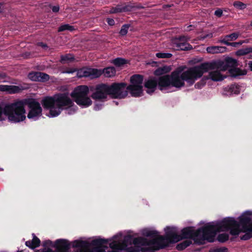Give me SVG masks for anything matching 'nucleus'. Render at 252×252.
<instances>
[{"label": "nucleus", "instance_id": "22", "mask_svg": "<svg viewBox=\"0 0 252 252\" xmlns=\"http://www.w3.org/2000/svg\"><path fill=\"white\" fill-rule=\"evenodd\" d=\"M32 240H29L26 242L25 245L27 247L31 249H34L40 246L41 241L40 239L33 233Z\"/></svg>", "mask_w": 252, "mask_h": 252}, {"label": "nucleus", "instance_id": "28", "mask_svg": "<svg viewBox=\"0 0 252 252\" xmlns=\"http://www.w3.org/2000/svg\"><path fill=\"white\" fill-rule=\"evenodd\" d=\"M191 244H192V241L190 240H185L178 244L176 245V249L179 251H183Z\"/></svg>", "mask_w": 252, "mask_h": 252}, {"label": "nucleus", "instance_id": "6", "mask_svg": "<svg viewBox=\"0 0 252 252\" xmlns=\"http://www.w3.org/2000/svg\"><path fill=\"white\" fill-rule=\"evenodd\" d=\"M55 96L56 108L49 111L51 117L58 116L63 110L69 109V111H72L71 108L74 106V104L67 93H58Z\"/></svg>", "mask_w": 252, "mask_h": 252}, {"label": "nucleus", "instance_id": "19", "mask_svg": "<svg viewBox=\"0 0 252 252\" xmlns=\"http://www.w3.org/2000/svg\"><path fill=\"white\" fill-rule=\"evenodd\" d=\"M144 86L147 88V93L149 94H153L157 88H158V82L157 79L152 78L145 82Z\"/></svg>", "mask_w": 252, "mask_h": 252}, {"label": "nucleus", "instance_id": "23", "mask_svg": "<svg viewBox=\"0 0 252 252\" xmlns=\"http://www.w3.org/2000/svg\"><path fill=\"white\" fill-rule=\"evenodd\" d=\"M226 48L223 46H209L207 48V51L208 53L217 54L220 53H224L225 52Z\"/></svg>", "mask_w": 252, "mask_h": 252}, {"label": "nucleus", "instance_id": "59", "mask_svg": "<svg viewBox=\"0 0 252 252\" xmlns=\"http://www.w3.org/2000/svg\"><path fill=\"white\" fill-rule=\"evenodd\" d=\"M113 238L116 239L117 238V236L116 235H115V236H113Z\"/></svg>", "mask_w": 252, "mask_h": 252}, {"label": "nucleus", "instance_id": "53", "mask_svg": "<svg viewBox=\"0 0 252 252\" xmlns=\"http://www.w3.org/2000/svg\"><path fill=\"white\" fill-rule=\"evenodd\" d=\"M6 77V75L5 73L0 72V80L4 79Z\"/></svg>", "mask_w": 252, "mask_h": 252}, {"label": "nucleus", "instance_id": "11", "mask_svg": "<svg viewBox=\"0 0 252 252\" xmlns=\"http://www.w3.org/2000/svg\"><path fill=\"white\" fill-rule=\"evenodd\" d=\"M189 40V36L181 35L175 37L173 41V43L178 50L189 51L192 49V45L188 43Z\"/></svg>", "mask_w": 252, "mask_h": 252}, {"label": "nucleus", "instance_id": "50", "mask_svg": "<svg viewBox=\"0 0 252 252\" xmlns=\"http://www.w3.org/2000/svg\"><path fill=\"white\" fill-rule=\"evenodd\" d=\"M228 249L225 247L217 248L214 250V252H227Z\"/></svg>", "mask_w": 252, "mask_h": 252}, {"label": "nucleus", "instance_id": "49", "mask_svg": "<svg viewBox=\"0 0 252 252\" xmlns=\"http://www.w3.org/2000/svg\"><path fill=\"white\" fill-rule=\"evenodd\" d=\"M106 21L107 22V24L110 26H114L115 24L114 20L112 18H107L106 19Z\"/></svg>", "mask_w": 252, "mask_h": 252}, {"label": "nucleus", "instance_id": "31", "mask_svg": "<svg viewBox=\"0 0 252 252\" xmlns=\"http://www.w3.org/2000/svg\"><path fill=\"white\" fill-rule=\"evenodd\" d=\"M112 63L116 66L120 67L126 64L127 61L122 58H117L114 59Z\"/></svg>", "mask_w": 252, "mask_h": 252}, {"label": "nucleus", "instance_id": "36", "mask_svg": "<svg viewBox=\"0 0 252 252\" xmlns=\"http://www.w3.org/2000/svg\"><path fill=\"white\" fill-rule=\"evenodd\" d=\"M228 91L231 93L238 94L240 92V87L238 85L232 84L228 88Z\"/></svg>", "mask_w": 252, "mask_h": 252}, {"label": "nucleus", "instance_id": "35", "mask_svg": "<svg viewBox=\"0 0 252 252\" xmlns=\"http://www.w3.org/2000/svg\"><path fill=\"white\" fill-rule=\"evenodd\" d=\"M158 232L156 230H150L148 229L144 230L143 232V235L146 237L155 238L158 235Z\"/></svg>", "mask_w": 252, "mask_h": 252}, {"label": "nucleus", "instance_id": "43", "mask_svg": "<svg viewBox=\"0 0 252 252\" xmlns=\"http://www.w3.org/2000/svg\"><path fill=\"white\" fill-rule=\"evenodd\" d=\"M244 42V41H240V42H227V41H222V43L227 45V46H233V47H238L239 46L241 45V44H242V43Z\"/></svg>", "mask_w": 252, "mask_h": 252}, {"label": "nucleus", "instance_id": "38", "mask_svg": "<svg viewBox=\"0 0 252 252\" xmlns=\"http://www.w3.org/2000/svg\"><path fill=\"white\" fill-rule=\"evenodd\" d=\"M66 30L71 32L74 30V28L73 26H70L69 24L62 25L59 27L58 32H62Z\"/></svg>", "mask_w": 252, "mask_h": 252}, {"label": "nucleus", "instance_id": "48", "mask_svg": "<svg viewBox=\"0 0 252 252\" xmlns=\"http://www.w3.org/2000/svg\"><path fill=\"white\" fill-rule=\"evenodd\" d=\"M102 107H103V104L102 103H96L94 104V109L95 111H98V110L101 109Z\"/></svg>", "mask_w": 252, "mask_h": 252}, {"label": "nucleus", "instance_id": "12", "mask_svg": "<svg viewBox=\"0 0 252 252\" xmlns=\"http://www.w3.org/2000/svg\"><path fill=\"white\" fill-rule=\"evenodd\" d=\"M107 95H109L108 85L102 83L96 86L95 92L92 94L91 97L95 100H102L107 98Z\"/></svg>", "mask_w": 252, "mask_h": 252}, {"label": "nucleus", "instance_id": "57", "mask_svg": "<svg viewBox=\"0 0 252 252\" xmlns=\"http://www.w3.org/2000/svg\"><path fill=\"white\" fill-rule=\"evenodd\" d=\"M207 36H210L211 37H212L213 36V34L212 33H211L210 35H207L206 36H204L203 37V38H205L206 37H207Z\"/></svg>", "mask_w": 252, "mask_h": 252}, {"label": "nucleus", "instance_id": "20", "mask_svg": "<svg viewBox=\"0 0 252 252\" xmlns=\"http://www.w3.org/2000/svg\"><path fill=\"white\" fill-rule=\"evenodd\" d=\"M122 4V8L123 12H132L136 9H142L144 8L140 4H137L132 2H124Z\"/></svg>", "mask_w": 252, "mask_h": 252}, {"label": "nucleus", "instance_id": "34", "mask_svg": "<svg viewBox=\"0 0 252 252\" xmlns=\"http://www.w3.org/2000/svg\"><path fill=\"white\" fill-rule=\"evenodd\" d=\"M119 245L120 246L119 250L121 251L125 250V252H135L134 249L133 247L127 248V245L124 241L121 243H119Z\"/></svg>", "mask_w": 252, "mask_h": 252}, {"label": "nucleus", "instance_id": "46", "mask_svg": "<svg viewBox=\"0 0 252 252\" xmlns=\"http://www.w3.org/2000/svg\"><path fill=\"white\" fill-rule=\"evenodd\" d=\"M54 243L50 240L44 241L43 242V246L44 247H51L54 248Z\"/></svg>", "mask_w": 252, "mask_h": 252}, {"label": "nucleus", "instance_id": "41", "mask_svg": "<svg viewBox=\"0 0 252 252\" xmlns=\"http://www.w3.org/2000/svg\"><path fill=\"white\" fill-rule=\"evenodd\" d=\"M130 27V24L123 25L121 27L120 31L119 32V34L122 36L126 35L127 34L128 29Z\"/></svg>", "mask_w": 252, "mask_h": 252}, {"label": "nucleus", "instance_id": "39", "mask_svg": "<svg viewBox=\"0 0 252 252\" xmlns=\"http://www.w3.org/2000/svg\"><path fill=\"white\" fill-rule=\"evenodd\" d=\"M208 79V77H205V76L203 77L199 82H197V83H196L195 84V86H194L195 88L196 89H201L203 86H205V85L206 83V81Z\"/></svg>", "mask_w": 252, "mask_h": 252}, {"label": "nucleus", "instance_id": "10", "mask_svg": "<svg viewBox=\"0 0 252 252\" xmlns=\"http://www.w3.org/2000/svg\"><path fill=\"white\" fill-rule=\"evenodd\" d=\"M24 105L29 107L30 110L27 117L35 121L42 115V109L40 103L34 98H28L21 101Z\"/></svg>", "mask_w": 252, "mask_h": 252}, {"label": "nucleus", "instance_id": "44", "mask_svg": "<svg viewBox=\"0 0 252 252\" xmlns=\"http://www.w3.org/2000/svg\"><path fill=\"white\" fill-rule=\"evenodd\" d=\"M156 56L158 57V58H167L169 59L170 58L172 55L171 53H157L156 54Z\"/></svg>", "mask_w": 252, "mask_h": 252}, {"label": "nucleus", "instance_id": "47", "mask_svg": "<svg viewBox=\"0 0 252 252\" xmlns=\"http://www.w3.org/2000/svg\"><path fill=\"white\" fill-rule=\"evenodd\" d=\"M77 71V69L76 68H67L65 70H64L63 71V73H68V74H70V73H73Z\"/></svg>", "mask_w": 252, "mask_h": 252}, {"label": "nucleus", "instance_id": "21", "mask_svg": "<svg viewBox=\"0 0 252 252\" xmlns=\"http://www.w3.org/2000/svg\"><path fill=\"white\" fill-rule=\"evenodd\" d=\"M23 89L18 86L0 85V91L14 94L21 92Z\"/></svg>", "mask_w": 252, "mask_h": 252}, {"label": "nucleus", "instance_id": "30", "mask_svg": "<svg viewBox=\"0 0 252 252\" xmlns=\"http://www.w3.org/2000/svg\"><path fill=\"white\" fill-rule=\"evenodd\" d=\"M239 36L238 32H233L230 34L226 35L223 39L220 41L222 43V41L229 42V41H234L238 38Z\"/></svg>", "mask_w": 252, "mask_h": 252}, {"label": "nucleus", "instance_id": "27", "mask_svg": "<svg viewBox=\"0 0 252 252\" xmlns=\"http://www.w3.org/2000/svg\"><path fill=\"white\" fill-rule=\"evenodd\" d=\"M230 74L231 76L236 77L240 75H244L247 74V71L245 70H242L239 68H231L229 70Z\"/></svg>", "mask_w": 252, "mask_h": 252}, {"label": "nucleus", "instance_id": "54", "mask_svg": "<svg viewBox=\"0 0 252 252\" xmlns=\"http://www.w3.org/2000/svg\"><path fill=\"white\" fill-rule=\"evenodd\" d=\"M248 65H249L250 70L252 71V61L249 62Z\"/></svg>", "mask_w": 252, "mask_h": 252}, {"label": "nucleus", "instance_id": "45", "mask_svg": "<svg viewBox=\"0 0 252 252\" xmlns=\"http://www.w3.org/2000/svg\"><path fill=\"white\" fill-rule=\"evenodd\" d=\"M119 243L116 241H113L109 244V247L112 250H119Z\"/></svg>", "mask_w": 252, "mask_h": 252}, {"label": "nucleus", "instance_id": "25", "mask_svg": "<svg viewBox=\"0 0 252 252\" xmlns=\"http://www.w3.org/2000/svg\"><path fill=\"white\" fill-rule=\"evenodd\" d=\"M161 236H159L157 238L153 239L152 240H149V244L147 245L146 246H149L150 245H155V246H154L153 249H147L146 250V252H155V251H158L160 249H163L164 248H159L160 245L158 243V240L161 237Z\"/></svg>", "mask_w": 252, "mask_h": 252}, {"label": "nucleus", "instance_id": "7", "mask_svg": "<svg viewBox=\"0 0 252 252\" xmlns=\"http://www.w3.org/2000/svg\"><path fill=\"white\" fill-rule=\"evenodd\" d=\"M89 93V89L87 86L80 85L73 90L70 96L78 105L88 107L92 104V101L88 96Z\"/></svg>", "mask_w": 252, "mask_h": 252}, {"label": "nucleus", "instance_id": "18", "mask_svg": "<svg viewBox=\"0 0 252 252\" xmlns=\"http://www.w3.org/2000/svg\"><path fill=\"white\" fill-rule=\"evenodd\" d=\"M98 73L96 74V78L100 77L103 74L105 77H112L114 76L116 73V70L113 66L105 67L103 69H97Z\"/></svg>", "mask_w": 252, "mask_h": 252}, {"label": "nucleus", "instance_id": "2", "mask_svg": "<svg viewBox=\"0 0 252 252\" xmlns=\"http://www.w3.org/2000/svg\"><path fill=\"white\" fill-rule=\"evenodd\" d=\"M186 66H180L171 72L170 75H164L157 79L158 89L161 91L170 86L180 88L185 86L186 81L189 86L192 85L198 78L195 66L184 71Z\"/></svg>", "mask_w": 252, "mask_h": 252}, {"label": "nucleus", "instance_id": "58", "mask_svg": "<svg viewBox=\"0 0 252 252\" xmlns=\"http://www.w3.org/2000/svg\"><path fill=\"white\" fill-rule=\"evenodd\" d=\"M16 252H23V251H19V250H18Z\"/></svg>", "mask_w": 252, "mask_h": 252}, {"label": "nucleus", "instance_id": "40", "mask_svg": "<svg viewBox=\"0 0 252 252\" xmlns=\"http://www.w3.org/2000/svg\"><path fill=\"white\" fill-rule=\"evenodd\" d=\"M229 239V235L227 233H221L218 235L217 240L220 243H224Z\"/></svg>", "mask_w": 252, "mask_h": 252}, {"label": "nucleus", "instance_id": "15", "mask_svg": "<svg viewBox=\"0 0 252 252\" xmlns=\"http://www.w3.org/2000/svg\"><path fill=\"white\" fill-rule=\"evenodd\" d=\"M98 71L97 68L83 67L78 70L77 69V76L78 78L87 77L96 78V74Z\"/></svg>", "mask_w": 252, "mask_h": 252}, {"label": "nucleus", "instance_id": "14", "mask_svg": "<svg viewBox=\"0 0 252 252\" xmlns=\"http://www.w3.org/2000/svg\"><path fill=\"white\" fill-rule=\"evenodd\" d=\"M126 244H134L135 245H140L142 246H145L149 244V241L147 238L139 237L137 238H133L132 236L128 235L125 236L124 240Z\"/></svg>", "mask_w": 252, "mask_h": 252}, {"label": "nucleus", "instance_id": "55", "mask_svg": "<svg viewBox=\"0 0 252 252\" xmlns=\"http://www.w3.org/2000/svg\"><path fill=\"white\" fill-rule=\"evenodd\" d=\"M4 2H0V13L3 11L2 6L4 5Z\"/></svg>", "mask_w": 252, "mask_h": 252}, {"label": "nucleus", "instance_id": "16", "mask_svg": "<svg viewBox=\"0 0 252 252\" xmlns=\"http://www.w3.org/2000/svg\"><path fill=\"white\" fill-rule=\"evenodd\" d=\"M29 78L32 81L45 82L49 80V75L42 72H34L29 74Z\"/></svg>", "mask_w": 252, "mask_h": 252}, {"label": "nucleus", "instance_id": "52", "mask_svg": "<svg viewBox=\"0 0 252 252\" xmlns=\"http://www.w3.org/2000/svg\"><path fill=\"white\" fill-rule=\"evenodd\" d=\"M51 8L53 12L57 13L59 11L60 6L59 5L52 6H51Z\"/></svg>", "mask_w": 252, "mask_h": 252}, {"label": "nucleus", "instance_id": "17", "mask_svg": "<svg viewBox=\"0 0 252 252\" xmlns=\"http://www.w3.org/2000/svg\"><path fill=\"white\" fill-rule=\"evenodd\" d=\"M41 104L43 108L45 109H55L56 102L55 96L54 95L53 96H46L41 100Z\"/></svg>", "mask_w": 252, "mask_h": 252}, {"label": "nucleus", "instance_id": "32", "mask_svg": "<svg viewBox=\"0 0 252 252\" xmlns=\"http://www.w3.org/2000/svg\"><path fill=\"white\" fill-rule=\"evenodd\" d=\"M74 60V57L71 54H67L61 56L60 62L62 63H64L67 62H73Z\"/></svg>", "mask_w": 252, "mask_h": 252}, {"label": "nucleus", "instance_id": "33", "mask_svg": "<svg viewBox=\"0 0 252 252\" xmlns=\"http://www.w3.org/2000/svg\"><path fill=\"white\" fill-rule=\"evenodd\" d=\"M251 53H252V47H249L238 50L236 52V55L239 56H241Z\"/></svg>", "mask_w": 252, "mask_h": 252}, {"label": "nucleus", "instance_id": "1", "mask_svg": "<svg viewBox=\"0 0 252 252\" xmlns=\"http://www.w3.org/2000/svg\"><path fill=\"white\" fill-rule=\"evenodd\" d=\"M227 222L224 220L220 223L214 225L208 224L196 230L193 227L188 226L181 230L180 234H178L174 228L167 226L165 229V236H161L158 240V242L160 246L159 248H166L170 244L188 239L193 240L194 243L198 245L204 244L205 240L212 243L214 241L217 232V228L224 226Z\"/></svg>", "mask_w": 252, "mask_h": 252}, {"label": "nucleus", "instance_id": "4", "mask_svg": "<svg viewBox=\"0 0 252 252\" xmlns=\"http://www.w3.org/2000/svg\"><path fill=\"white\" fill-rule=\"evenodd\" d=\"M237 66L236 60L231 57H226L223 60H218L211 62H205L198 65H195V67L197 74L198 79L201 78L204 73L209 70L215 69L225 71L229 68H232Z\"/></svg>", "mask_w": 252, "mask_h": 252}, {"label": "nucleus", "instance_id": "24", "mask_svg": "<svg viewBox=\"0 0 252 252\" xmlns=\"http://www.w3.org/2000/svg\"><path fill=\"white\" fill-rule=\"evenodd\" d=\"M209 76L210 78L214 81H222L225 77V76H223L218 70L210 72Z\"/></svg>", "mask_w": 252, "mask_h": 252}, {"label": "nucleus", "instance_id": "56", "mask_svg": "<svg viewBox=\"0 0 252 252\" xmlns=\"http://www.w3.org/2000/svg\"><path fill=\"white\" fill-rule=\"evenodd\" d=\"M39 44V45L42 46V47H47V45L43 42H40Z\"/></svg>", "mask_w": 252, "mask_h": 252}, {"label": "nucleus", "instance_id": "26", "mask_svg": "<svg viewBox=\"0 0 252 252\" xmlns=\"http://www.w3.org/2000/svg\"><path fill=\"white\" fill-rule=\"evenodd\" d=\"M171 70L170 66L164 65L156 69L154 72L156 76H160L169 72Z\"/></svg>", "mask_w": 252, "mask_h": 252}, {"label": "nucleus", "instance_id": "61", "mask_svg": "<svg viewBox=\"0 0 252 252\" xmlns=\"http://www.w3.org/2000/svg\"><path fill=\"white\" fill-rule=\"evenodd\" d=\"M68 114H71L72 113H70V112H68Z\"/></svg>", "mask_w": 252, "mask_h": 252}, {"label": "nucleus", "instance_id": "51", "mask_svg": "<svg viewBox=\"0 0 252 252\" xmlns=\"http://www.w3.org/2000/svg\"><path fill=\"white\" fill-rule=\"evenodd\" d=\"M215 15L218 17H220L222 15V10L218 8L215 11Z\"/></svg>", "mask_w": 252, "mask_h": 252}, {"label": "nucleus", "instance_id": "5", "mask_svg": "<svg viewBox=\"0 0 252 252\" xmlns=\"http://www.w3.org/2000/svg\"><path fill=\"white\" fill-rule=\"evenodd\" d=\"M108 240L98 238L90 243L87 241L76 240L72 242V248H77L76 252H105L103 247L107 244Z\"/></svg>", "mask_w": 252, "mask_h": 252}, {"label": "nucleus", "instance_id": "60", "mask_svg": "<svg viewBox=\"0 0 252 252\" xmlns=\"http://www.w3.org/2000/svg\"><path fill=\"white\" fill-rule=\"evenodd\" d=\"M251 25L252 26V21H251Z\"/></svg>", "mask_w": 252, "mask_h": 252}, {"label": "nucleus", "instance_id": "3", "mask_svg": "<svg viewBox=\"0 0 252 252\" xmlns=\"http://www.w3.org/2000/svg\"><path fill=\"white\" fill-rule=\"evenodd\" d=\"M252 216V212L250 211H246L241 216L239 217V221H236L234 218L227 217L223 219L217 223H220L224 220L227 222L226 224L221 227L217 228V232L227 231L229 230L230 234L233 236H237L241 232L240 226H242V229H246L252 225L251 222V218L250 216Z\"/></svg>", "mask_w": 252, "mask_h": 252}, {"label": "nucleus", "instance_id": "13", "mask_svg": "<svg viewBox=\"0 0 252 252\" xmlns=\"http://www.w3.org/2000/svg\"><path fill=\"white\" fill-rule=\"evenodd\" d=\"M72 241L71 243L66 239H57L54 242V248L55 251L49 248V252H69L71 245L72 246Z\"/></svg>", "mask_w": 252, "mask_h": 252}, {"label": "nucleus", "instance_id": "37", "mask_svg": "<svg viewBox=\"0 0 252 252\" xmlns=\"http://www.w3.org/2000/svg\"><path fill=\"white\" fill-rule=\"evenodd\" d=\"M122 4L117 5L115 7H111L109 10V13L116 14L123 13Z\"/></svg>", "mask_w": 252, "mask_h": 252}, {"label": "nucleus", "instance_id": "9", "mask_svg": "<svg viewBox=\"0 0 252 252\" xmlns=\"http://www.w3.org/2000/svg\"><path fill=\"white\" fill-rule=\"evenodd\" d=\"M127 84L125 82L113 83L108 85L109 95L112 98L123 99L126 98L129 92L126 89Z\"/></svg>", "mask_w": 252, "mask_h": 252}, {"label": "nucleus", "instance_id": "8", "mask_svg": "<svg viewBox=\"0 0 252 252\" xmlns=\"http://www.w3.org/2000/svg\"><path fill=\"white\" fill-rule=\"evenodd\" d=\"M143 76L140 74H134L130 78V84L127 86L126 89L133 97H140L143 95Z\"/></svg>", "mask_w": 252, "mask_h": 252}, {"label": "nucleus", "instance_id": "42", "mask_svg": "<svg viewBox=\"0 0 252 252\" xmlns=\"http://www.w3.org/2000/svg\"><path fill=\"white\" fill-rule=\"evenodd\" d=\"M233 5L235 8L240 10L244 9L247 7L246 4L240 1H235Z\"/></svg>", "mask_w": 252, "mask_h": 252}, {"label": "nucleus", "instance_id": "29", "mask_svg": "<svg viewBox=\"0 0 252 252\" xmlns=\"http://www.w3.org/2000/svg\"><path fill=\"white\" fill-rule=\"evenodd\" d=\"M241 231L245 232V234L241 236V239L243 240H248L252 238V224L250 228L246 229H242Z\"/></svg>", "mask_w": 252, "mask_h": 252}]
</instances>
